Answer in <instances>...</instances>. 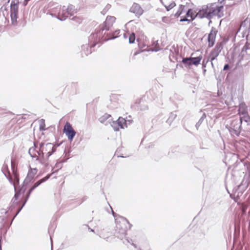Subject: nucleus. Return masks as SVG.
<instances>
[{
  "label": "nucleus",
  "mask_w": 250,
  "mask_h": 250,
  "mask_svg": "<svg viewBox=\"0 0 250 250\" xmlns=\"http://www.w3.org/2000/svg\"><path fill=\"white\" fill-rule=\"evenodd\" d=\"M72 20H73V21H76L77 22H80V19H79L78 18H77V17H74L72 18Z\"/></svg>",
  "instance_id": "38"
},
{
  "label": "nucleus",
  "mask_w": 250,
  "mask_h": 250,
  "mask_svg": "<svg viewBox=\"0 0 250 250\" xmlns=\"http://www.w3.org/2000/svg\"><path fill=\"white\" fill-rule=\"evenodd\" d=\"M114 129L115 131H118V128L114 127Z\"/></svg>",
  "instance_id": "49"
},
{
  "label": "nucleus",
  "mask_w": 250,
  "mask_h": 250,
  "mask_svg": "<svg viewBox=\"0 0 250 250\" xmlns=\"http://www.w3.org/2000/svg\"><path fill=\"white\" fill-rule=\"evenodd\" d=\"M99 121L105 125H107L108 124H111L112 118L110 115L108 114H104L103 116L99 119Z\"/></svg>",
  "instance_id": "18"
},
{
  "label": "nucleus",
  "mask_w": 250,
  "mask_h": 250,
  "mask_svg": "<svg viewBox=\"0 0 250 250\" xmlns=\"http://www.w3.org/2000/svg\"><path fill=\"white\" fill-rule=\"evenodd\" d=\"M242 187L241 185H239L238 187V190L240 189L241 188V187Z\"/></svg>",
  "instance_id": "48"
},
{
  "label": "nucleus",
  "mask_w": 250,
  "mask_h": 250,
  "mask_svg": "<svg viewBox=\"0 0 250 250\" xmlns=\"http://www.w3.org/2000/svg\"><path fill=\"white\" fill-rule=\"evenodd\" d=\"M116 234L117 237L123 241L126 245L130 244L136 250H138L136 245L133 242L132 239L126 237V232L130 228V224L125 217L119 216L116 219Z\"/></svg>",
  "instance_id": "6"
},
{
  "label": "nucleus",
  "mask_w": 250,
  "mask_h": 250,
  "mask_svg": "<svg viewBox=\"0 0 250 250\" xmlns=\"http://www.w3.org/2000/svg\"><path fill=\"white\" fill-rule=\"evenodd\" d=\"M191 57L185 58L182 59V62L186 65L190 66L192 65Z\"/></svg>",
  "instance_id": "23"
},
{
  "label": "nucleus",
  "mask_w": 250,
  "mask_h": 250,
  "mask_svg": "<svg viewBox=\"0 0 250 250\" xmlns=\"http://www.w3.org/2000/svg\"><path fill=\"white\" fill-rule=\"evenodd\" d=\"M239 114L240 115H247V107L244 104H241L239 105Z\"/></svg>",
  "instance_id": "21"
},
{
  "label": "nucleus",
  "mask_w": 250,
  "mask_h": 250,
  "mask_svg": "<svg viewBox=\"0 0 250 250\" xmlns=\"http://www.w3.org/2000/svg\"><path fill=\"white\" fill-rule=\"evenodd\" d=\"M33 178L32 177H29L28 175H27L26 177L24 179L23 183L24 184H27V185L28 186V185L32 182L33 181Z\"/></svg>",
  "instance_id": "28"
},
{
  "label": "nucleus",
  "mask_w": 250,
  "mask_h": 250,
  "mask_svg": "<svg viewBox=\"0 0 250 250\" xmlns=\"http://www.w3.org/2000/svg\"><path fill=\"white\" fill-rule=\"evenodd\" d=\"M39 128L40 131H44L46 130L45 120L44 119H41L39 120Z\"/></svg>",
  "instance_id": "24"
},
{
  "label": "nucleus",
  "mask_w": 250,
  "mask_h": 250,
  "mask_svg": "<svg viewBox=\"0 0 250 250\" xmlns=\"http://www.w3.org/2000/svg\"><path fill=\"white\" fill-rule=\"evenodd\" d=\"M1 236L0 235V250H1Z\"/></svg>",
  "instance_id": "45"
},
{
  "label": "nucleus",
  "mask_w": 250,
  "mask_h": 250,
  "mask_svg": "<svg viewBox=\"0 0 250 250\" xmlns=\"http://www.w3.org/2000/svg\"><path fill=\"white\" fill-rule=\"evenodd\" d=\"M100 38L97 36L93 40L92 42L89 40L88 38V43L87 44H83L82 46V53L86 56L91 54L92 52V48L95 47L96 45H98V47L101 45V42H103Z\"/></svg>",
  "instance_id": "7"
},
{
  "label": "nucleus",
  "mask_w": 250,
  "mask_h": 250,
  "mask_svg": "<svg viewBox=\"0 0 250 250\" xmlns=\"http://www.w3.org/2000/svg\"><path fill=\"white\" fill-rule=\"evenodd\" d=\"M73 84H74V86L77 85V84H76V83H74Z\"/></svg>",
  "instance_id": "56"
},
{
  "label": "nucleus",
  "mask_w": 250,
  "mask_h": 250,
  "mask_svg": "<svg viewBox=\"0 0 250 250\" xmlns=\"http://www.w3.org/2000/svg\"><path fill=\"white\" fill-rule=\"evenodd\" d=\"M186 7L185 5L180 4L179 6L178 10L175 13L174 16L176 18L182 16L183 14L186 13Z\"/></svg>",
  "instance_id": "19"
},
{
  "label": "nucleus",
  "mask_w": 250,
  "mask_h": 250,
  "mask_svg": "<svg viewBox=\"0 0 250 250\" xmlns=\"http://www.w3.org/2000/svg\"><path fill=\"white\" fill-rule=\"evenodd\" d=\"M130 11L135 14L138 17L141 16L144 13V10L141 6L136 3H134L130 8Z\"/></svg>",
  "instance_id": "14"
},
{
  "label": "nucleus",
  "mask_w": 250,
  "mask_h": 250,
  "mask_svg": "<svg viewBox=\"0 0 250 250\" xmlns=\"http://www.w3.org/2000/svg\"><path fill=\"white\" fill-rule=\"evenodd\" d=\"M112 214H113V216L115 218V220L116 221V218H118V217L119 215L117 214H116L112 209Z\"/></svg>",
  "instance_id": "39"
},
{
  "label": "nucleus",
  "mask_w": 250,
  "mask_h": 250,
  "mask_svg": "<svg viewBox=\"0 0 250 250\" xmlns=\"http://www.w3.org/2000/svg\"><path fill=\"white\" fill-rule=\"evenodd\" d=\"M50 231H51V229L50 228V229H49L48 232L50 233Z\"/></svg>",
  "instance_id": "54"
},
{
  "label": "nucleus",
  "mask_w": 250,
  "mask_h": 250,
  "mask_svg": "<svg viewBox=\"0 0 250 250\" xmlns=\"http://www.w3.org/2000/svg\"><path fill=\"white\" fill-rule=\"evenodd\" d=\"M160 48L159 47H158L155 48V49H152V51L157 52V51L160 50Z\"/></svg>",
  "instance_id": "42"
},
{
  "label": "nucleus",
  "mask_w": 250,
  "mask_h": 250,
  "mask_svg": "<svg viewBox=\"0 0 250 250\" xmlns=\"http://www.w3.org/2000/svg\"><path fill=\"white\" fill-rule=\"evenodd\" d=\"M66 160H64L63 159L58 160L53 169L54 170V172H56L60 169L62 167V163L65 162Z\"/></svg>",
  "instance_id": "20"
},
{
  "label": "nucleus",
  "mask_w": 250,
  "mask_h": 250,
  "mask_svg": "<svg viewBox=\"0 0 250 250\" xmlns=\"http://www.w3.org/2000/svg\"><path fill=\"white\" fill-rule=\"evenodd\" d=\"M116 21V18L114 16H107L105 21L95 30V32L91 34L89 36V40L92 42L95 38H100L102 41H106L109 40L114 39L117 38V36L112 37L108 36V32L111 30L113 23Z\"/></svg>",
  "instance_id": "5"
},
{
  "label": "nucleus",
  "mask_w": 250,
  "mask_h": 250,
  "mask_svg": "<svg viewBox=\"0 0 250 250\" xmlns=\"http://www.w3.org/2000/svg\"><path fill=\"white\" fill-rule=\"evenodd\" d=\"M223 48V44L222 42H217L215 47L210 52L207 62L208 61L212 62L219 56L220 53Z\"/></svg>",
  "instance_id": "11"
},
{
  "label": "nucleus",
  "mask_w": 250,
  "mask_h": 250,
  "mask_svg": "<svg viewBox=\"0 0 250 250\" xmlns=\"http://www.w3.org/2000/svg\"><path fill=\"white\" fill-rule=\"evenodd\" d=\"M50 176V174H48L45 177L36 182L29 189L26 194V199L22 204L19 199V194L17 192H16L14 197L12 199L10 206L8 207V210H6L4 208H1L0 209V217L1 218L2 220L4 221L7 218H11L12 216H13L11 221V224L14 219L19 214L23 206L25 205L31 192L42 183L45 182L47 180H48Z\"/></svg>",
  "instance_id": "1"
},
{
  "label": "nucleus",
  "mask_w": 250,
  "mask_h": 250,
  "mask_svg": "<svg viewBox=\"0 0 250 250\" xmlns=\"http://www.w3.org/2000/svg\"><path fill=\"white\" fill-rule=\"evenodd\" d=\"M86 198L84 197V199H83V201H84V200H86Z\"/></svg>",
  "instance_id": "55"
},
{
  "label": "nucleus",
  "mask_w": 250,
  "mask_h": 250,
  "mask_svg": "<svg viewBox=\"0 0 250 250\" xmlns=\"http://www.w3.org/2000/svg\"><path fill=\"white\" fill-rule=\"evenodd\" d=\"M211 64L212 67H213L214 65H213V61H212V62H211Z\"/></svg>",
  "instance_id": "50"
},
{
  "label": "nucleus",
  "mask_w": 250,
  "mask_h": 250,
  "mask_svg": "<svg viewBox=\"0 0 250 250\" xmlns=\"http://www.w3.org/2000/svg\"><path fill=\"white\" fill-rule=\"evenodd\" d=\"M37 172V169L36 168H30L28 171L27 173V175L29 177H32L34 178V176L36 174Z\"/></svg>",
  "instance_id": "26"
},
{
  "label": "nucleus",
  "mask_w": 250,
  "mask_h": 250,
  "mask_svg": "<svg viewBox=\"0 0 250 250\" xmlns=\"http://www.w3.org/2000/svg\"><path fill=\"white\" fill-rule=\"evenodd\" d=\"M29 148L28 153L32 158L35 159L44 167L48 165V159L54 152L56 151L57 146L52 143L43 144L40 145L39 150L36 147Z\"/></svg>",
  "instance_id": "3"
},
{
  "label": "nucleus",
  "mask_w": 250,
  "mask_h": 250,
  "mask_svg": "<svg viewBox=\"0 0 250 250\" xmlns=\"http://www.w3.org/2000/svg\"><path fill=\"white\" fill-rule=\"evenodd\" d=\"M19 0H14L12 1L10 4V17L12 23L13 25L17 23L19 12Z\"/></svg>",
  "instance_id": "10"
},
{
  "label": "nucleus",
  "mask_w": 250,
  "mask_h": 250,
  "mask_svg": "<svg viewBox=\"0 0 250 250\" xmlns=\"http://www.w3.org/2000/svg\"><path fill=\"white\" fill-rule=\"evenodd\" d=\"M243 193V192H239L236 190L234 193V196H236V197H239L240 195H241Z\"/></svg>",
  "instance_id": "36"
},
{
  "label": "nucleus",
  "mask_w": 250,
  "mask_h": 250,
  "mask_svg": "<svg viewBox=\"0 0 250 250\" xmlns=\"http://www.w3.org/2000/svg\"><path fill=\"white\" fill-rule=\"evenodd\" d=\"M246 44H247V46H248V47H250V42H247Z\"/></svg>",
  "instance_id": "46"
},
{
  "label": "nucleus",
  "mask_w": 250,
  "mask_h": 250,
  "mask_svg": "<svg viewBox=\"0 0 250 250\" xmlns=\"http://www.w3.org/2000/svg\"><path fill=\"white\" fill-rule=\"evenodd\" d=\"M206 115L205 113H204L195 125V126H196V128L197 129H198V128L199 127V126L201 125V124L202 123L203 121L206 118Z\"/></svg>",
  "instance_id": "25"
},
{
  "label": "nucleus",
  "mask_w": 250,
  "mask_h": 250,
  "mask_svg": "<svg viewBox=\"0 0 250 250\" xmlns=\"http://www.w3.org/2000/svg\"><path fill=\"white\" fill-rule=\"evenodd\" d=\"M185 14L186 16L189 17L192 21L196 17L200 19L207 18L209 20V24H210L213 17L217 16L220 18L224 16V6L219 5L215 3H209L203 6L196 14L191 9H187Z\"/></svg>",
  "instance_id": "2"
},
{
  "label": "nucleus",
  "mask_w": 250,
  "mask_h": 250,
  "mask_svg": "<svg viewBox=\"0 0 250 250\" xmlns=\"http://www.w3.org/2000/svg\"><path fill=\"white\" fill-rule=\"evenodd\" d=\"M33 178L32 177H29L28 175H27L26 177L24 179L23 183L24 184H27V185L28 186V185L32 182L33 181Z\"/></svg>",
  "instance_id": "29"
},
{
  "label": "nucleus",
  "mask_w": 250,
  "mask_h": 250,
  "mask_svg": "<svg viewBox=\"0 0 250 250\" xmlns=\"http://www.w3.org/2000/svg\"><path fill=\"white\" fill-rule=\"evenodd\" d=\"M63 132L67 137L68 140L70 142L73 140L74 136L76 134V131L73 128L71 124L67 122L64 125Z\"/></svg>",
  "instance_id": "12"
},
{
  "label": "nucleus",
  "mask_w": 250,
  "mask_h": 250,
  "mask_svg": "<svg viewBox=\"0 0 250 250\" xmlns=\"http://www.w3.org/2000/svg\"><path fill=\"white\" fill-rule=\"evenodd\" d=\"M244 58L248 59L250 58V47H248L246 43L243 47L240 54L238 56L236 55L233 56V62H236V65L239 66L241 63V61Z\"/></svg>",
  "instance_id": "9"
},
{
  "label": "nucleus",
  "mask_w": 250,
  "mask_h": 250,
  "mask_svg": "<svg viewBox=\"0 0 250 250\" xmlns=\"http://www.w3.org/2000/svg\"><path fill=\"white\" fill-rule=\"evenodd\" d=\"M112 123L113 125L117 124L118 126L123 129L127 127V125L130 124L129 121H126L122 117H119L116 122H113Z\"/></svg>",
  "instance_id": "17"
},
{
  "label": "nucleus",
  "mask_w": 250,
  "mask_h": 250,
  "mask_svg": "<svg viewBox=\"0 0 250 250\" xmlns=\"http://www.w3.org/2000/svg\"><path fill=\"white\" fill-rule=\"evenodd\" d=\"M176 114L172 112L170 114L168 119H167V122L168 124H171V123L173 121V120L175 119L176 117Z\"/></svg>",
  "instance_id": "27"
},
{
  "label": "nucleus",
  "mask_w": 250,
  "mask_h": 250,
  "mask_svg": "<svg viewBox=\"0 0 250 250\" xmlns=\"http://www.w3.org/2000/svg\"><path fill=\"white\" fill-rule=\"evenodd\" d=\"M50 240H51V244H52V238H51V235H50Z\"/></svg>",
  "instance_id": "52"
},
{
  "label": "nucleus",
  "mask_w": 250,
  "mask_h": 250,
  "mask_svg": "<svg viewBox=\"0 0 250 250\" xmlns=\"http://www.w3.org/2000/svg\"><path fill=\"white\" fill-rule=\"evenodd\" d=\"M90 231H92V232H94V230L93 229H90Z\"/></svg>",
  "instance_id": "53"
},
{
  "label": "nucleus",
  "mask_w": 250,
  "mask_h": 250,
  "mask_svg": "<svg viewBox=\"0 0 250 250\" xmlns=\"http://www.w3.org/2000/svg\"><path fill=\"white\" fill-rule=\"evenodd\" d=\"M216 33L217 32L215 30V29L212 28L210 33H209L208 37V47H211L214 45L215 41Z\"/></svg>",
  "instance_id": "15"
},
{
  "label": "nucleus",
  "mask_w": 250,
  "mask_h": 250,
  "mask_svg": "<svg viewBox=\"0 0 250 250\" xmlns=\"http://www.w3.org/2000/svg\"><path fill=\"white\" fill-rule=\"evenodd\" d=\"M11 169L12 170V172L14 175L15 177L17 178L16 175L15 174V171L14 164V162L12 160H11Z\"/></svg>",
  "instance_id": "33"
},
{
  "label": "nucleus",
  "mask_w": 250,
  "mask_h": 250,
  "mask_svg": "<svg viewBox=\"0 0 250 250\" xmlns=\"http://www.w3.org/2000/svg\"><path fill=\"white\" fill-rule=\"evenodd\" d=\"M243 117L244 118V121L246 122H248L250 120V118L249 116H247V115H243Z\"/></svg>",
  "instance_id": "37"
},
{
  "label": "nucleus",
  "mask_w": 250,
  "mask_h": 250,
  "mask_svg": "<svg viewBox=\"0 0 250 250\" xmlns=\"http://www.w3.org/2000/svg\"><path fill=\"white\" fill-rule=\"evenodd\" d=\"M100 237L108 241V237H104L102 234L100 235Z\"/></svg>",
  "instance_id": "43"
},
{
  "label": "nucleus",
  "mask_w": 250,
  "mask_h": 250,
  "mask_svg": "<svg viewBox=\"0 0 250 250\" xmlns=\"http://www.w3.org/2000/svg\"><path fill=\"white\" fill-rule=\"evenodd\" d=\"M250 30V18L247 17L245 20L242 21L239 31H241L243 37L248 36Z\"/></svg>",
  "instance_id": "13"
},
{
  "label": "nucleus",
  "mask_w": 250,
  "mask_h": 250,
  "mask_svg": "<svg viewBox=\"0 0 250 250\" xmlns=\"http://www.w3.org/2000/svg\"><path fill=\"white\" fill-rule=\"evenodd\" d=\"M30 0H24L23 1V6H26L27 3H28V2Z\"/></svg>",
  "instance_id": "41"
},
{
  "label": "nucleus",
  "mask_w": 250,
  "mask_h": 250,
  "mask_svg": "<svg viewBox=\"0 0 250 250\" xmlns=\"http://www.w3.org/2000/svg\"><path fill=\"white\" fill-rule=\"evenodd\" d=\"M191 59L192 60V64L197 66L198 64L200 63V62L202 60V57L201 56H198L197 57H191Z\"/></svg>",
  "instance_id": "22"
},
{
  "label": "nucleus",
  "mask_w": 250,
  "mask_h": 250,
  "mask_svg": "<svg viewBox=\"0 0 250 250\" xmlns=\"http://www.w3.org/2000/svg\"><path fill=\"white\" fill-rule=\"evenodd\" d=\"M124 38H125V39H126V38H127L128 35H127V34L125 33V34H124Z\"/></svg>",
  "instance_id": "47"
},
{
  "label": "nucleus",
  "mask_w": 250,
  "mask_h": 250,
  "mask_svg": "<svg viewBox=\"0 0 250 250\" xmlns=\"http://www.w3.org/2000/svg\"><path fill=\"white\" fill-rule=\"evenodd\" d=\"M179 21L180 22H183V21H188V23H189L190 22H191L192 21L190 19H188L187 17H185L184 18H181Z\"/></svg>",
  "instance_id": "34"
},
{
  "label": "nucleus",
  "mask_w": 250,
  "mask_h": 250,
  "mask_svg": "<svg viewBox=\"0 0 250 250\" xmlns=\"http://www.w3.org/2000/svg\"><path fill=\"white\" fill-rule=\"evenodd\" d=\"M7 179H8L9 181L14 186L15 193L17 192L19 194V197L20 196L21 194H22V197H24V194L27 188H28V186L27 185V184H24V183H23V184L22 186L20 188L19 191L18 192L17 191L16 188L15 186V183L13 181L12 178L11 177H7Z\"/></svg>",
  "instance_id": "16"
},
{
  "label": "nucleus",
  "mask_w": 250,
  "mask_h": 250,
  "mask_svg": "<svg viewBox=\"0 0 250 250\" xmlns=\"http://www.w3.org/2000/svg\"><path fill=\"white\" fill-rule=\"evenodd\" d=\"M203 71H204V73H205V72L206 71V69L205 68L203 69Z\"/></svg>",
  "instance_id": "51"
},
{
  "label": "nucleus",
  "mask_w": 250,
  "mask_h": 250,
  "mask_svg": "<svg viewBox=\"0 0 250 250\" xmlns=\"http://www.w3.org/2000/svg\"><path fill=\"white\" fill-rule=\"evenodd\" d=\"M229 65L228 64H226L225 65L223 70H226L228 69L229 68Z\"/></svg>",
  "instance_id": "40"
},
{
  "label": "nucleus",
  "mask_w": 250,
  "mask_h": 250,
  "mask_svg": "<svg viewBox=\"0 0 250 250\" xmlns=\"http://www.w3.org/2000/svg\"><path fill=\"white\" fill-rule=\"evenodd\" d=\"M120 32V30H116L115 31V32L114 33H112V32H108V36L107 37H109L110 35V36H112V37H114V36H117V38L118 37V35L119 34Z\"/></svg>",
  "instance_id": "32"
},
{
  "label": "nucleus",
  "mask_w": 250,
  "mask_h": 250,
  "mask_svg": "<svg viewBox=\"0 0 250 250\" xmlns=\"http://www.w3.org/2000/svg\"><path fill=\"white\" fill-rule=\"evenodd\" d=\"M175 5H176V3H175V2L172 1L168 6L165 5V6L167 11H169L172 8H173L174 6H175Z\"/></svg>",
  "instance_id": "31"
},
{
  "label": "nucleus",
  "mask_w": 250,
  "mask_h": 250,
  "mask_svg": "<svg viewBox=\"0 0 250 250\" xmlns=\"http://www.w3.org/2000/svg\"><path fill=\"white\" fill-rule=\"evenodd\" d=\"M207 63V62H206V63H205V61H204V60L203 61L202 65H203V67L204 68L206 67V63Z\"/></svg>",
  "instance_id": "44"
},
{
  "label": "nucleus",
  "mask_w": 250,
  "mask_h": 250,
  "mask_svg": "<svg viewBox=\"0 0 250 250\" xmlns=\"http://www.w3.org/2000/svg\"><path fill=\"white\" fill-rule=\"evenodd\" d=\"M128 40L130 43H133L134 42L135 40V35L134 33H132L129 35Z\"/></svg>",
  "instance_id": "30"
},
{
  "label": "nucleus",
  "mask_w": 250,
  "mask_h": 250,
  "mask_svg": "<svg viewBox=\"0 0 250 250\" xmlns=\"http://www.w3.org/2000/svg\"><path fill=\"white\" fill-rule=\"evenodd\" d=\"M48 12L52 16L56 17L61 21L65 20L67 18L73 16L77 12V9L72 5L67 6L61 7L58 3L50 1L47 5Z\"/></svg>",
  "instance_id": "4"
},
{
  "label": "nucleus",
  "mask_w": 250,
  "mask_h": 250,
  "mask_svg": "<svg viewBox=\"0 0 250 250\" xmlns=\"http://www.w3.org/2000/svg\"><path fill=\"white\" fill-rule=\"evenodd\" d=\"M111 7V5L110 4H107L105 6L104 9L102 12V13L104 14Z\"/></svg>",
  "instance_id": "35"
},
{
  "label": "nucleus",
  "mask_w": 250,
  "mask_h": 250,
  "mask_svg": "<svg viewBox=\"0 0 250 250\" xmlns=\"http://www.w3.org/2000/svg\"><path fill=\"white\" fill-rule=\"evenodd\" d=\"M242 118H237L232 120L228 129L232 135L238 136L240 132Z\"/></svg>",
  "instance_id": "8"
}]
</instances>
